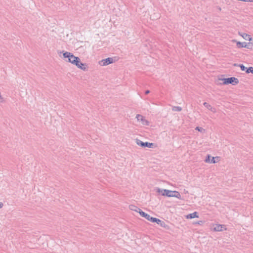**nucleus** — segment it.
Returning a JSON list of instances; mask_svg holds the SVG:
<instances>
[{
  "mask_svg": "<svg viewBox=\"0 0 253 253\" xmlns=\"http://www.w3.org/2000/svg\"><path fill=\"white\" fill-rule=\"evenodd\" d=\"M129 209L133 211H137V210H139V212L141 211H142L140 209H139L137 207H136L134 205H132L129 206Z\"/></svg>",
  "mask_w": 253,
  "mask_h": 253,
  "instance_id": "obj_17",
  "label": "nucleus"
},
{
  "mask_svg": "<svg viewBox=\"0 0 253 253\" xmlns=\"http://www.w3.org/2000/svg\"><path fill=\"white\" fill-rule=\"evenodd\" d=\"M204 105L205 106V107H206V108H207L209 110H211V111H213L214 112V110L215 109L214 108H212L211 105H210L209 103H208L207 102H204Z\"/></svg>",
  "mask_w": 253,
  "mask_h": 253,
  "instance_id": "obj_16",
  "label": "nucleus"
},
{
  "mask_svg": "<svg viewBox=\"0 0 253 253\" xmlns=\"http://www.w3.org/2000/svg\"><path fill=\"white\" fill-rule=\"evenodd\" d=\"M136 211V212H138V213H139V210H137V211Z\"/></svg>",
  "mask_w": 253,
  "mask_h": 253,
  "instance_id": "obj_26",
  "label": "nucleus"
},
{
  "mask_svg": "<svg viewBox=\"0 0 253 253\" xmlns=\"http://www.w3.org/2000/svg\"><path fill=\"white\" fill-rule=\"evenodd\" d=\"M4 101L3 97L0 94V103L3 102Z\"/></svg>",
  "mask_w": 253,
  "mask_h": 253,
  "instance_id": "obj_22",
  "label": "nucleus"
},
{
  "mask_svg": "<svg viewBox=\"0 0 253 253\" xmlns=\"http://www.w3.org/2000/svg\"><path fill=\"white\" fill-rule=\"evenodd\" d=\"M216 158V157H212V159H211V156L210 155H208L206 158L205 161L206 163L214 164L216 162L215 160Z\"/></svg>",
  "mask_w": 253,
  "mask_h": 253,
  "instance_id": "obj_9",
  "label": "nucleus"
},
{
  "mask_svg": "<svg viewBox=\"0 0 253 253\" xmlns=\"http://www.w3.org/2000/svg\"><path fill=\"white\" fill-rule=\"evenodd\" d=\"M152 222H156L158 224L160 225L161 227H164L166 229H169V226L166 224L165 221H162L158 218L154 217V218H152Z\"/></svg>",
  "mask_w": 253,
  "mask_h": 253,
  "instance_id": "obj_4",
  "label": "nucleus"
},
{
  "mask_svg": "<svg viewBox=\"0 0 253 253\" xmlns=\"http://www.w3.org/2000/svg\"><path fill=\"white\" fill-rule=\"evenodd\" d=\"M156 192L161 195L168 197H176L178 199H182L180 194L176 191H171L168 189L156 188Z\"/></svg>",
  "mask_w": 253,
  "mask_h": 253,
  "instance_id": "obj_1",
  "label": "nucleus"
},
{
  "mask_svg": "<svg viewBox=\"0 0 253 253\" xmlns=\"http://www.w3.org/2000/svg\"><path fill=\"white\" fill-rule=\"evenodd\" d=\"M63 52V56L65 58H67V60H66L67 62H70V61H71V56H73L74 54L72 53L68 52V51H64Z\"/></svg>",
  "mask_w": 253,
  "mask_h": 253,
  "instance_id": "obj_8",
  "label": "nucleus"
},
{
  "mask_svg": "<svg viewBox=\"0 0 253 253\" xmlns=\"http://www.w3.org/2000/svg\"><path fill=\"white\" fill-rule=\"evenodd\" d=\"M246 73H252V74H253V67H250L249 68H247V69L246 70Z\"/></svg>",
  "mask_w": 253,
  "mask_h": 253,
  "instance_id": "obj_19",
  "label": "nucleus"
},
{
  "mask_svg": "<svg viewBox=\"0 0 253 253\" xmlns=\"http://www.w3.org/2000/svg\"><path fill=\"white\" fill-rule=\"evenodd\" d=\"M219 80L223 81L222 83H220V84L227 85L229 84H232L233 85H235L237 84V78L235 77H230L227 78H222L219 79Z\"/></svg>",
  "mask_w": 253,
  "mask_h": 253,
  "instance_id": "obj_2",
  "label": "nucleus"
},
{
  "mask_svg": "<svg viewBox=\"0 0 253 253\" xmlns=\"http://www.w3.org/2000/svg\"><path fill=\"white\" fill-rule=\"evenodd\" d=\"M195 129L200 132H203L205 131V129L203 127L200 126H197Z\"/></svg>",
  "mask_w": 253,
  "mask_h": 253,
  "instance_id": "obj_21",
  "label": "nucleus"
},
{
  "mask_svg": "<svg viewBox=\"0 0 253 253\" xmlns=\"http://www.w3.org/2000/svg\"><path fill=\"white\" fill-rule=\"evenodd\" d=\"M136 118L137 119L138 121H140L142 125L145 126L149 125V122L147 121L144 117L140 114H137L136 116Z\"/></svg>",
  "mask_w": 253,
  "mask_h": 253,
  "instance_id": "obj_5",
  "label": "nucleus"
},
{
  "mask_svg": "<svg viewBox=\"0 0 253 253\" xmlns=\"http://www.w3.org/2000/svg\"><path fill=\"white\" fill-rule=\"evenodd\" d=\"M224 229H225V226L220 224H216L213 228V230L215 231H222Z\"/></svg>",
  "mask_w": 253,
  "mask_h": 253,
  "instance_id": "obj_12",
  "label": "nucleus"
},
{
  "mask_svg": "<svg viewBox=\"0 0 253 253\" xmlns=\"http://www.w3.org/2000/svg\"><path fill=\"white\" fill-rule=\"evenodd\" d=\"M139 214L142 217L145 218L146 219L152 222V220H151V219L154 218V217L151 216L149 214L143 211H141L139 212Z\"/></svg>",
  "mask_w": 253,
  "mask_h": 253,
  "instance_id": "obj_7",
  "label": "nucleus"
},
{
  "mask_svg": "<svg viewBox=\"0 0 253 253\" xmlns=\"http://www.w3.org/2000/svg\"><path fill=\"white\" fill-rule=\"evenodd\" d=\"M71 61H70V63L76 65L78 66V63H79L80 58L78 57H76L75 56H71Z\"/></svg>",
  "mask_w": 253,
  "mask_h": 253,
  "instance_id": "obj_10",
  "label": "nucleus"
},
{
  "mask_svg": "<svg viewBox=\"0 0 253 253\" xmlns=\"http://www.w3.org/2000/svg\"><path fill=\"white\" fill-rule=\"evenodd\" d=\"M3 206V203L1 202H0V208H1Z\"/></svg>",
  "mask_w": 253,
  "mask_h": 253,
  "instance_id": "obj_24",
  "label": "nucleus"
},
{
  "mask_svg": "<svg viewBox=\"0 0 253 253\" xmlns=\"http://www.w3.org/2000/svg\"><path fill=\"white\" fill-rule=\"evenodd\" d=\"M149 92H150V91H149V90H146V91H145V94H149Z\"/></svg>",
  "mask_w": 253,
  "mask_h": 253,
  "instance_id": "obj_23",
  "label": "nucleus"
},
{
  "mask_svg": "<svg viewBox=\"0 0 253 253\" xmlns=\"http://www.w3.org/2000/svg\"><path fill=\"white\" fill-rule=\"evenodd\" d=\"M199 215L197 211H194L192 213L188 214L186 215V218L187 219H192L194 218H198Z\"/></svg>",
  "mask_w": 253,
  "mask_h": 253,
  "instance_id": "obj_13",
  "label": "nucleus"
},
{
  "mask_svg": "<svg viewBox=\"0 0 253 253\" xmlns=\"http://www.w3.org/2000/svg\"><path fill=\"white\" fill-rule=\"evenodd\" d=\"M136 144L138 145H139L142 147H143V148H145V147L152 148L154 145V143H150L148 142H143V141H142L138 139H136Z\"/></svg>",
  "mask_w": 253,
  "mask_h": 253,
  "instance_id": "obj_3",
  "label": "nucleus"
},
{
  "mask_svg": "<svg viewBox=\"0 0 253 253\" xmlns=\"http://www.w3.org/2000/svg\"><path fill=\"white\" fill-rule=\"evenodd\" d=\"M172 110L173 111L179 112L182 110V108L180 106H173L172 107Z\"/></svg>",
  "mask_w": 253,
  "mask_h": 253,
  "instance_id": "obj_18",
  "label": "nucleus"
},
{
  "mask_svg": "<svg viewBox=\"0 0 253 253\" xmlns=\"http://www.w3.org/2000/svg\"><path fill=\"white\" fill-rule=\"evenodd\" d=\"M234 66H237V64L235 63V64H234Z\"/></svg>",
  "mask_w": 253,
  "mask_h": 253,
  "instance_id": "obj_25",
  "label": "nucleus"
},
{
  "mask_svg": "<svg viewBox=\"0 0 253 253\" xmlns=\"http://www.w3.org/2000/svg\"><path fill=\"white\" fill-rule=\"evenodd\" d=\"M250 46H251V43L246 42H238V48L239 47H246L247 48H250Z\"/></svg>",
  "mask_w": 253,
  "mask_h": 253,
  "instance_id": "obj_11",
  "label": "nucleus"
},
{
  "mask_svg": "<svg viewBox=\"0 0 253 253\" xmlns=\"http://www.w3.org/2000/svg\"><path fill=\"white\" fill-rule=\"evenodd\" d=\"M238 67H240L242 71H245L247 69V67L244 66L243 64H238Z\"/></svg>",
  "mask_w": 253,
  "mask_h": 253,
  "instance_id": "obj_20",
  "label": "nucleus"
},
{
  "mask_svg": "<svg viewBox=\"0 0 253 253\" xmlns=\"http://www.w3.org/2000/svg\"><path fill=\"white\" fill-rule=\"evenodd\" d=\"M114 61L113 58L108 57L105 59L102 60L100 61V64L102 66H106L110 64L113 63Z\"/></svg>",
  "mask_w": 253,
  "mask_h": 253,
  "instance_id": "obj_6",
  "label": "nucleus"
},
{
  "mask_svg": "<svg viewBox=\"0 0 253 253\" xmlns=\"http://www.w3.org/2000/svg\"><path fill=\"white\" fill-rule=\"evenodd\" d=\"M78 68L84 70L85 71L87 69V65L85 64H84L81 62V60H79V63H78V65L76 66Z\"/></svg>",
  "mask_w": 253,
  "mask_h": 253,
  "instance_id": "obj_14",
  "label": "nucleus"
},
{
  "mask_svg": "<svg viewBox=\"0 0 253 253\" xmlns=\"http://www.w3.org/2000/svg\"><path fill=\"white\" fill-rule=\"evenodd\" d=\"M238 34L241 35L244 39H245L247 41H250L252 40V38L251 37V36L247 34H246V33L240 34V33H238Z\"/></svg>",
  "mask_w": 253,
  "mask_h": 253,
  "instance_id": "obj_15",
  "label": "nucleus"
}]
</instances>
